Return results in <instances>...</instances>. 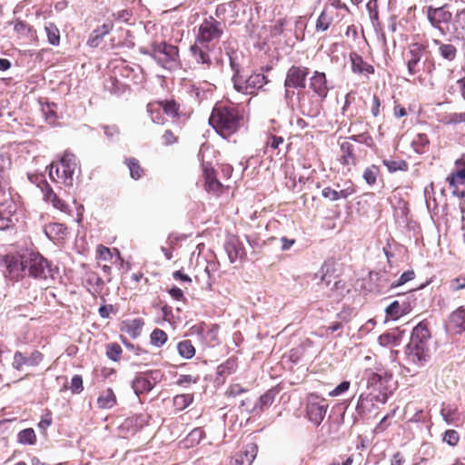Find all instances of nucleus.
<instances>
[{
	"instance_id": "nucleus-1",
	"label": "nucleus",
	"mask_w": 465,
	"mask_h": 465,
	"mask_svg": "<svg viewBox=\"0 0 465 465\" xmlns=\"http://www.w3.org/2000/svg\"><path fill=\"white\" fill-rule=\"evenodd\" d=\"M222 24L210 16L203 21L198 29L194 45L190 48L197 64L209 67L212 64L209 53L223 35Z\"/></svg>"
},
{
	"instance_id": "nucleus-2",
	"label": "nucleus",
	"mask_w": 465,
	"mask_h": 465,
	"mask_svg": "<svg viewBox=\"0 0 465 465\" xmlns=\"http://www.w3.org/2000/svg\"><path fill=\"white\" fill-rule=\"evenodd\" d=\"M430 339V333L426 323L421 322L413 328L410 341L406 346L409 361L419 366L424 365L429 361Z\"/></svg>"
},
{
	"instance_id": "nucleus-3",
	"label": "nucleus",
	"mask_w": 465,
	"mask_h": 465,
	"mask_svg": "<svg viewBox=\"0 0 465 465\" xmlns=\"http://www.w3.org/2000/svg\"><path fill=\"white\" fill-rule=\"evenodd\" d=\"M241 117L234 106L217 104L213 109L209 124L223 138L234 134L240 126Z\"/></svg>"
},
{
	"instance_id": "nucleus-4",
	"label": "nucleus",
	"mask_w": 465,
	"mask_h": 465,
	"mask_svg": "<svg viewBox=\"0 0 465 465\" xmlns=\"http://www.w3.org/2000/svg\"><path fill=\"white\" fill-rule=\"evenodd\" d=\"M144 54H150L164 69L173 70L179 67V51L176 45L163 41L153 42L150 50Z\"/></svg>"
},
{
	"instance_id": "nucleus-5",
	"label": "nucleus",
	"mask_w": 465,
	"mask_h": 465,
	"mask_svg": "<svg viewBox=\"0 0 465 465\" xmlns=\"http://www.w3.org/2000/svg\"><path fill=\"white\" fill-rule=\"evenodd\" d=\"M365 377L368 388L379 391L375 396L376 401L385 403L388 400V383L391 381V374L385 369H378L376 371L366 370Z\"/></svg>"
},
{
	"instance_id": "nucleus-6",
	"label": "nucleus",
	"mask_w": 465,
	"mask_h": 465,
	"mask_svg": "<svg viewBox=\"0 0 465 465\" xmlns=\"http://www.w3.org/2000/svg\"><path fill=\"white\" fill-rule=\"evenodd\" d=\"M25 252L27 249H21L16 252L7 253L5 258L2 259V262L5 265V276L10 280L17 281L19 278L25 274Z\"/></svg>"
},
{
	"instance_id": "nucleus-7",
	"label": "nucleus",
	"mask_w": 465,
	"mask_h": 465,
	"mask_svg": "<svg viewBox=\"0 0 465 465\" xmlns=\"http://www.w3.org/2000/svg\"><path fill=\"white\" fill-rule=\"evenodd\" d=\"M329 405L326 400L316 393H310L305 400V411L308 420L319 426L327 413Z\"/></svg>"
},
{
	"instance_id": "nucleus-8",
	"label": "nucleus",
	"mask_w": 465,
	"mask_h": 465,
	"mask_svg": "<svg viewBox=\"0 0 465 465\" xmlns=\"http://www.w3.org/2000/svg\"><path fill=\"white\" fill-rule=\"evenodd\" d=\"M232 81L234 89L244 94H253L267 84V78L263 74H252L248 78H243L238 71L233 74Z\"/></svg>"
},
{
	"instance_id": "nucleus-9",
	"label": "nucleus",
	"mask_w": 465,
	"mask_h": 465,
	"mask_svg": "<svg viewBox=\"0 0 465 465\" xmlns=\"http://www.w3.org/2000/svg\"><path fill=\"white\" fill-rule=\"evenodd\" d=\"M25 265L28 275L35 279H46L51 275L50 265L46 259L39 253L25 252Z\"/></svg>"
},
{
	"instance_id": "nucleus-10",
	"label": "nucleus",
	"mask_w": 465,
	"mask_h": 465,
	"mask_svg": "<svg viewBox=\"0 0 465 465\" xmlns=\"http://www.w3.org/2000/svg\"><path fill=\"white\" fill-rule=\"evenodd\" d=\"M448 5L445 4L440 7L430 5L426 10V17L434 29L438 30L440 35H447L446 30L442 27V24H449L452 19V14L448 9Z\"/></svg>"
},
{
	"instance_id": "nucleus-11",
	"label": "nucleus",
	"mask_w": 465,
	"mask_h": 465,
	"mask_svg": "<svg viewBox=\"0 0 465 465\" xmlns=\"http://www.w3.org/2000/svg\"><path fill=\"white\" fill-rule=\"evenodd\" d=\"M414 294L410 292L406 294H401L400 300L392 302L386 309L385 312L388 317L392 320H396L399 317L409 313L415 302L413 298Z\"/></svg>"
},
{
	"instance_id": "nucleus-12",
	"label": "nucleus",
	"mask_w": 465,
	"mask_h": 465,
	"mask_svg": "<svg viewBox=\"0 0 465 465\" xmlns=\"http://www.w3.org/2000/svg\"><path fill=\"white\" fill-rule=\"evenodd\" d=\"M59 165L62 171V183L66 187H72L74 173L79 168L76 156L74 153L65 152L60 160Z\"/></svg>"
},
{
	"instance_id": "nucleus-13",
	"label": "nucleus",
	"mask_w": 465,
	"mask_h": 465,
	"mask_svg": "<svg viewBox=\"0 0 465 465\" xmlns=\"http://www.w3.org/2000/svg\"><path fill=\"white\" fill-rule=\"evenodd\" d=\"M310 71L305 66H291L284 80L285 88L303 89L306 86V78Z\"/></svg>"
},
{
	"instance_id": "nucleus-14",
	"label": "nucleus",
	"mask_w": 465,
	"mask_h": 465,
	"mask_svg": "<svg viewBox=\"0 0 465 465\" xmlns=\"http://www.w3.org/2000/svg\"><path fill=\"white\" fill-rule=\"evenodd\" d=\"M224 250L231 262L242 260L246 256L245 248L235 235H228L224 242Z\"/></svg>"
},
{
	"instance_id": "nucleus-15",
	"label": "nucleus",
	"mask_w": 465,
	"mask_h": 465,
	"mask_svg": "<svg viewBox=\"0 0 465 465\" xmlns=\"http://www.w3.org/2000/svg\"><path fill=\"white\" fill-rule=\"evenodd\" d=\"M43 360V354L38 351H33L30 356L25 357L22 352L16 351L14 355L12 366L20 371L23 366H37Z\"/></svg>"
},
{
	"instance_id": "nucleus-16",
	"label": "nucleus",
	"mask_w": 465,
	"mask_h": 465,
	"mask_svg": "<svg viewBox=\"0 0 465 465\" xmlns=\"http://www.w3.org/2000/svg\"><path fill=\"white\" fill-rule=\"evenodd\" d=\"M310 88L315 93L321 100L327 97L329 87L327 85V79L324 73L315 71L310 79Z\"/></svg>"
},
{
	"instance_id": "nucleus-17",
	"label": "nucleus",
	"mask_w": 465,
	"mask_h": 465,
	"mask_svg": "<svg viewBox=\"0 0 465 465\" xmlns=\"http://www.w3.org/2000/svg\"><path fill=\"white\" fill-rule=\"evenodd\" d=\"M425 46L421 44L415 43L410 46L408 54L410 58L407 61V68L410 75H414L417 73V65L420 63L422 54L425 51Z\"/></svg>"
},
{
	"instance_id": "nucleus-18",
	"label": "nucleus",
	"mask_w": 465,
	"mask_h": 465,
	"mask_svg": "<svg viewBox=\"0 0 465 465\" xmlns=\"http://www.w3.org/2000/svg\"><path fill=\"white\" fill-rule=\"evenodd\" d=\"M448 329L455 333L465 331V308L460 307L449 318Z\"/></svg>"
},
{
	"instance_id": "nucleus-19",
	"label": "nucleus",
	"mask_w": 465,
	"mask_h": 465,
	"mask_svg": "<svg viewBox=\"0 0 465 465\" xmlns=\"http://www.w3.org/2000/svg\"><path fill=\"white\" fill-rule=\"evenodd\" d=\"M278 391L275 389H271L262 394L258 401L252 406L251 410L247 409L251 413L257 415L268 409L274 401L275 396Z\"/></svg>"
},
{
	"instance_id": "nucleus-20",
	"label": "nucleus",
	"mask_w": 465,
	"mask_h": 465,
	"mask_svg": "<svg viewBox=\"0 0 465 465\" xmlns=\"http://www.w3.org/2000/svg\"><path fill=\"white\" fill-rule=\"evenodd\" d=\"M203 177L205 180V189L208 192L218 193L221 191L223 184L216 179L215 172L209 164H203Z\"/></svg>"
},
{
	"instance_id": "nucleus-21",
	"label": "nucleus",
	"mask_w": 465,
	"mask_h": 465,
	"mask_svg": "<svg viewBox=\"0 0 465 465\" xmlns=\"http://www.w3.org/2000/svg\"><path fill=\"white\" fill-rule=\"evenodd\" d=\"M44 232L47 238L52 241L64 239L68 234L67 227L60 223H51L46 224Z\"/></svg>"
},
{
	"instance_id": "nucleus-22",
	"label": "nucleus",
	"mask_w": 465,
	"mask_h": 465,
	"mask_svg": "<svg viewBox=\"0 0 465 465\" xmlns=\"http://www.w3.org/2000/svg\"><path fill=\"white\" fill-rule=\"evenodd\" d=\"M257 455V446L253 443L248 444L243 452L236 455L232 461L234 465H251Z\"/></svg>"
},
{
	"instance_id": "nucleus-23",
	"label": "nucleus",
	"mask_w": 465,
	"mask_h": 465,
	"mask_svg": "<svg viewBox=\"0 0 465 465\" xmlns=\"http://www.w3.org/2000/svg\"><path fill=\"white\" fill-rule=\"evenodd\" d=\"M432 43L438 46L440 56L447 62H453L458 54V50L452 44H446L439 39H433Z\"/></svg>"
},
{
	"instance_id": "nucleus-24",
	"label": "nucleus",
	"mask_w": 465,
	"mask_h": 465,
	"mask_svg": "<svg viewBox=\"0 0 465 465\" xmlns=\"http://www.w3.org/2000/svg\"><path fill=\"white\" fill-rule=\"evenodd\" d=\"M144 322L142 318H135L123 322L121 330L129 334L133 339H136L141 335Z\"/></svg>"
},
{
	"instance_id": "nucleus-25",
	"label": "nucleus",
	"mask_w": 465,
	"mask_h": 465,
	"mask_svg": "<svg viewBox=\"0 0 465 465\" xmlns=\"http://www.w3.org/2000/svg\"><path fill=\"white\" fill-rule=\"evenodd\" d=\"M355 193V190L352 186H349L345 189L336 191L331 187H325L322 191V195L325 199H329L330 201H338L340 199H347L349 196L352 195Z\"/></svg>"
},
{
	"instance_id": "nucleus-26",
	"label": "nucleus",
	"mask_w": 465,
	"mask_h": 465,
	"mask_svg": "<svg viewBox=\"0 0 465 465\" xmlns=\"http://www.w3.org/2000/svg\"><path fill=\"white\" fill-rule=\"evenodd\" d=\"M350 59L351 62V70L356 74H373L374 68L363 61L362 57L357 53H351Z\"/></svg>"
},
{
	"instance_id": "nucleus-27",
	"label": "nucleus",
	"mask_w": 465,
	"mask_h": 465,
	"mask_svg": "<svg viewBox=\"0 0 465 465\" xmlns=\"http://www.w3.org/2000/svg\"><path fill=\"white\" fill-rule=\"evenodd\" d=\"M354 145L350 142H343L341 143V155L340 162L343 165H355L356 156L354 154Z\"/></svg>"
},
{
	"instance_id": "nucleus-28",
	"label": "nucleus",
	"mask_w": 465,
	"mask_h": 465,
	"mask_svg": "<svg viewBox=\"0 0 465 465\" xmlns=\"http://www.w3.org/2000/svg\"><path fill=\"white\" fill-rule=\"evenodd\" d=\"M44 186L45 187L42 189V191L44 193L45 200L46 202H50L54 208L62 212H65V203L56 195V193L53 191L46 181L44 182Z\"/></svg>"
},
{
	"instance_id": "nucleus-29",
	"label": "nucleus",
	"mask_w": 465,
	"mask_h": 465,
	"mask_svg": "<svg viewBox=\"0 0 465 465\" xmlns=\"http://www.w3.org/2000/svg\"><path fill=\"white\" fill-rule=\"evenodd\" d=\"M132 388L137 396L143 393H148L153 390L152 384L143 372H140L135 376L132 382Z\"/></svg>"
},
{
	"instance_id": "nucleus-30",
	"label": "nucleus",
	"mask_w": 465,
	"mask_h": 465,
	"mask_svg": "<svg viewBox=\"0 0 465 465\" xmlns=\"http://www.w3.org/2000/svg\"><path fill=\"white\" fill-rule=\"evenodd\" d=\"M98 407L111 409L116 404V396L111 388L104 391L97 399Z\"/></svg>"
},
{
	"instance_id": "nucleus-31",
	"label": "nucleus",
	"mask_w": 465,
	"mask_h": 465,
	"mask_svg": "<svg viewBox=\"0 0 465 465\" xmlns=\"http://www.w3.org/2000/svg\"><path fill=\"white\" fill-rule=\"evenodd\" d=\"M120 74L123 77H125L127 79H130L134 83L137 84L142 80V69L138 65L130 66V65H124L119 69Z\"/></svg>"
},
{
	"instance_id": "nucleus-32",
	"label": "nucleus",
	"mask_w": 465,
	"mask_h": 465,
	"mask_svg": "<svg viewBox=\"0 0 465 465\" xmlns=\"http://www.w3.org/2000/svg\"><path fill=\"white\" fill-rule=\"evenodd\" d=\"M147 112L151 115V119L154 124H163L164 123V113L162 104L158 102L150 103L147 105Z\"/></svg>"
},
{
	"instance_id": "nucleus-33",
	"label": "nucleus",
	"mask_w": 465,
	"mask_h": 465,
	"mask_svg": "<svg viewBox=\"0 0 465 465\" xmlns=\"http://www.w3.org/2000/svg\"><path fill=\"white\" fill-rule=\"evenodd\" d=\"M86 282L90 286L89 292L93 295L101 293L104 285L103 279L95 272H90L87 275Z\"/></svg>"
},
{
	"instance_id": "nucleus-34",
	"label": "nucleus",
	"mask_w": 465,
	"mask_h": 465,
	"mask_svg": "<svg viewBox=\"0 0 465 465\" xmlns=\"http://www.w3.org/2000/svg\"><path fill=\"white\" fill-rule=\"evenodd\" d=\"M382 163L387 167L389 173H395L398 171L407 172L409 169V165L405 160L402 159H382Z\"/></svg>"
},
{
	"instance_id": "nucleus-35",
	"label": "nucleus",
	"mask_w": 465,
	"mask_h": 465,
	"mask_svg": "<svg viewBox=\"0 0 465 465\" xmlns=\"http://www.w3.org/2000/svg\"><path fill=\"white\" fill-rule=\"evenodd\" d=\"M14 30L18 36L25 40H32L35 36L32 26L23 21L16 22L15 24Z\"/></svg>"
},
{
	"instance_id": "nucleus-36",
	"label": "nucleus",
	"mask_w": 465,
	"mask_h": 465,
	"mask_svg": "<svg viewBox=\"0 0 465 465\" xmlns=\"http://www.w3.org/2000/svg\"><path fill=\"white\" fill-rule=\"evenodd\" d=\"M370 406H373L372 400H369L368 397H363V395L361 394L356 405V416L354 419L357 420L362 418L367 413V411H370Z\"/></svg>"
},
{
	"instance_id": "nucleus-37",
	"label": "nucleus",
	"mask_w": 465,
	"mask_h": 465,
	"mask_svg": "<svg viewBox=\"0 0 465 465\" xmlns=\"http://www.w3.org/2000/svg\"><path fill=\"white\" fill-rule=\"evenodd\" d=\"M17 440L24 445H34L36 442V435L32 428L25 429L17 434Z\"/></svg>"
},
{
	"instance_id": "nucleus-38",
	"label": "nucleus",
	"mask_w": 465,
	"mask_h": 465,
	"mask_svg": "<svg viewBox=\"0 0 465 465\" xmlns=\"http://www.w3.org/2000/svg\"><path fill=\"white\" fill-rule=\"evenodd\" d=\"M379 175H380L379 166L372 164V165L367 167L363 171L362 178L368 185L372 186L376 183L377 178Z\"/></svg>"
},
{
	"instance_id": "nucleus-39",
	"label": "nucleus",
	"mask_w": 465,
	"mask_h": 465,
	"mask_svg": "<svg viewBox=\"0 0 465 465\" xmlns=\"http://www.w3.org/2000/svg\"><path fill=\"white\" fill-rule=\"evenodd\" d=\"M45 31L47 35L48 42L53 45H58L60 43V32L54 23H47L45 25Z\"/></svg>"
},
{
	"instance_id": "nucleus-40",
	"label": "nucleus",
	"mask_w": 465,
	"mask_h": 465,
	"mask_svg": "<svg viewBox=\"0 0 465 465\" xmlns=\"http://www.w3.org/2000/svg\"><path fill=\"white\" fill-rule=\"evenodd\" d=\"M237 369V361L234 358H230L223 363L220 364L217 368V374L219 376H227L235 372Z\"/></svg>"
},
{
	"instance_id": "nucleus-41",
	"label": "nucleus",
	"mask_w": 465,
	"mask_h": 465,
	"mask_svg": "<svg viewBox=\"0 0 465 465\" xmlns=\"http://www.w3.org/2000/svg\"><path fill=\"white\" fill-rule=\"evenodd\" d=\"M179 354L185 359H191L195 354V349L189 340H184L177 344Z\"/></svg>"
},
{
	"instance_id": "nucleus-42",
	"label": "nucleus",
	"mask_w": 465,
	"mask_h": 465,
	"mask_svg": "<svg viewBox=\"0 0 465 465\" xmlns=\"http://www.w3.org/2000/svg\"><path fill=\"white\" fill-rule=\"evenodd\" d=\"M125 163L130 171V175L133 179L138 180L143 176V170L135 158H127Z\"/></svg>"
},
{
	"instance_id": "nucleus-43",
	"label": "nucleus",
	"mask_w": 465,
	"mask_h": 465,
	"mask_svg": "<svg viewBox=\"0 0 465 465\" xmlns=\"http://www.w3.org/2000/svg\"><path fill=\"white\" fill-rule=\"evenodd\" d=\"M429 143V138L425 134H418L412 140L411 146L416 153H422Z\"/></svg>"
},
{
	"instance_id": "nucleus-44",
	"label": "nucleus",
	"mask_w": 465,
	"mask_h": 465,
	"mask_svg": "<svg viewBox=\"0 0 465 465\" xmlns=\"http://www.w3.org/2000/svg\"><path fill=\"white\" fill-rule=\"evenodd\" d=\"M167 334L161 329H154L151 335V343L155 347H162L167 341Z\"/></svg>"
},
{
	"instance_id": "nucleus-45",
	"label": "nucleus",
	"mask_w": 465,
	"mask_h": 465,
	"mask_svg": "<svg viewBox=\"0 0 465 465\" xmlns=\"http://www.w3.org/2000/svg\"><path fill=\"white\" fill-rule=\"evenodd\" d=\"M332 22V16L328 15L326 13L325 10H323L318 19H317V22H316V31H322V32H324L326 30H328V28L330 27L331 24Z\"/></svg>"
},
{
	"instance_id": "nucleus-46",
	"label": "nucleus",
	"mask_w": 465,
	"mask_h": 465,
	"mask_svg": "<svg viewBox=\"0 0 465 465\" xmlns=\"http://www.w3.org/2000/svg\"><path fill=\"white\" fill-rule=\"evenodd\" d=\"M159 104L163 105L164 114L175 117L178 115L179 105L173 100L160 101Z\"/></svg>"
},
{
	"instance_id": "nucleus-47",
	"label": "nucleus",
	"mask_w": 465,
	"mask_h": 465,
	"mask_svg": "<svg viewBox=\"0 0 465 465\" xmlns=\"http://www.w3.org/2000/svg\"><path fill=\"white\" fill-rule=\"evenodd\" d=\"M366 8L371 23L373 26H375L379 22L378 0H369L366 5Z\"/></svg>"
},
{
	"instance_id": "nucleus-48",
	"label": "nucleus",
	"mask_w": 465,
	"mask_h": 465,
	"mask_svg": "<svg viewBox=\"0 0 465 465\" xmlns=\"http://www.w3.org/2000/svg\"><path fill=\"white\" fill-rule=\"evenodd\" d=\"M122 352L123 350L118 343H109L106 347V355L114 361H117L120 359Z\"/></svg>"
},
{
	"instance_id": "nucleus-49",
	"label": "nucleus",
	"mask_w": 465,
	"mask_h": 465,
	"mask_svg": "<svg viewBox=\"0 0 465 465\" xmlns=\"http://www.w3.org/2000/svg\"><path fill=\"white\" fill-rule=\"evenodd\" d=\"M193 402V396L190 394L177 395L173 399L174 405L180 409H185Z\"/></svg>"
},
{
	"instance_id": "nucleus-50",
	"label": "nucleus",
	"mask_w": 465,
	"mask_h": 465,
	"mask_svg": "<svg viewBox=\"0 0 465 465\" xmlns=\"http://www.w3.org/2000/svg\"><path fill=\"white\" fill-rule=\"evenodd\" d=\"M414 278H415V272L413 270H409L407 272H404L397 281L391 283V288L393 289V288L401 286V285L405 284L406 282L413 280Z\"/></svg>"
},
{
	"instance_id": "nucleus-51",
	"label": "nucleus",
	"mask_w": 465,
	"mask_h": 465,
	"mask_svg": "<svg viewBox=\"0 0 465 465\" xmlns=\"http://www.w3.org/2000/svg\"><path fill=\"white\" fill-rule=\"evenodd\" d=\"M134 15V13L131 9H124L118 11L117 13L113 14V17L115 21L119 23L130 24V21Z\"/></svg>"
},
{
	"instance_id": "nucleus-52",
	"label": "nucleus",
	"mask_w": 465,
	"mask_h": 465,
	"mask_svg": "<svg viewBox=\"0 0 465 465\" xmlns=\"http://www.w3.org/2000/svg\"><path fill=\"white\" fill-rule=\"evenodd\" d=\"M105 35L102 34L98 29H94L87 41V45L91 47H97L103 41Z\"/></svg>"
},
{
	"instance_id": "nucleus-53",
	"label": "nucleus",
	"mask_w": 465,
	"mask_h": 465,
	"mask_svg": "<svg viewBox=\"0 0 465 465\" xmlns=\"http://www.w3.org/2000/svg\"><path fill=\"white\" fill-rule=\"evenodd\" d=\"M70 390L72 393L74 394H79L83 391L84 386H83V379L81 375H74L73 376L71 380V386Z\"/></svg>"
},
{
	"instance_id": "nucleus-54",
	"label": "nucleus",
	"mask_w": 465,
	"mask_h": 465,
	"mask_svg": "<svg viewBox=\"0 0 465 465\" xmlns=\"http://www.w3.org/2000/svg\"><path fill=\"white\" fill-rule=\"evenodd\" d=\"M96 256L103 261H111L113 259V252L108 247L100 244L96 249Z\"/></svg>"
},
{
	"instance_id": "nucleus-55",
	"label": "nucleus",
	"mask_w": 465,
	"mask_h": 465,
	"mask_svg": "<svg viewBox=\"0 0 465 465\" xmlns=\"http://www.w3.org/2000/svg\"><path fill=\"white\" fill-rule=\"evenodd\" d=\"M144 376H146V379L149 380L150 383L152 384V388L154 387V385L162 381L163 373L159 370H153L146 372H143Z\"/></svg>"
},
{
	"instance_id": "nucleus-56",
	"label": "nucleus",
	"mask_w": 465,
	"mask_h": 465,
	"mask_svg": "<svg viewBox=\"0 0 465 465\" xmlns=\"http://www.w3.org/2000/svg\"><path fill=\"white\" fill-rule=\"evenodd\" d=\"M465 123V113H452L446 116L447 124Z\"/></svg>"
},
{
	"instance_id": "nucleus-57",
	"label": "nucleus",
	"mask_w": 465,
	"mask_h": 465,
	"mask_svg": "<svg viewBox=\"0 0 465 465\" xmlns=\"http://www.w3.org/2000/svg\"><path fill=\"white\" fill-rule=\"evenodd\" d=\"M350 381H343L338 386H336L332 391L329 392V396L337 397L346 392L350 388Z\"/></svg>"
},
{
	"instance_id": "nucleus-58",
	"label": "nucleus",
	"mask_w": 465,
	"mask_h": 465,
	"mask_svg": "<svg viewBox=\"0 0 465 465\" xmlns=\"http://www.w3.org/2000/svg\"><path fill=\"white\" fill-rule=\"evenodd\" d=\"M459 434L454 430H449L444 433L443 440L450 446H455L459 441Z\"/></svg>"
},
{
	"instance_id": "nucleus-59",
	"label": "nucleus",
	"mask_w": 465,
	"mask_h": 465,
	"mask_svg": "<svg viewBox=\"0 0 465 465\" xmlns=\"http://www.w3.org/2000/svg\"><path fill=\"white\" fill-rule=\"evenodd\" d=\"M54 104H47L46 105L42 107L43 114L45 117V120L49 123H54L55 120V112L53 107H54Z\"/></svg>"
},
{
	"instance_id": "nucleus-60",
	"label": "nucleus",
	"mask_w": 465,
	"mask_h": 465,
	"mask_svg": "<svg viewBox=\"0 0 465 465\" xmlns=\"http://www.w3.org/2000/svg\"><path fill=\"white\" fill-rule=\"evenodd\" d=\"M120 85L123 86V84L115 77L111 76L106 81L105 88L112 93L117 94L121 90Z\"/></svg>"
},
{
	"instance_id": "nucleus-61",
	"label": "nucleus",
	"mask_w": 465,
	"mask_h": 465,
	"mask_svg": "<svg viewBox=\"0 0 465 465\" xmlns=\"http://www.w3.org/2000/svg\"><path fill=\"white\" fill-rule=\"evenodd\" d=\"M301 107L303 111V114H306L309 116L314 117L320 114V104L311 105L306 107L303 101L301 102Z\"/></svg>"
},
{
	"instance_id": "nucleus-62",
	"label": "nucleus",
	"mask_w": 465,
	"mask_h": 465,
	"mask_svg": "<svg viewBox=\"0 0 465 465\" xmlns=\"http://www.w3.org/2000/svg\"><path fill=\"white\" fill-rule=\"evenodd\" d=\"M61 174H62V171H61L60 165L58 163H52L50 165V170H49L50 179L52 181L55 182L56 181L55 176H56L57 179L62 181Z\"/></svg>"
},
{
	"instance_id": "nucleus-63",
	"label": "nucleus",
	"mask_w": 465,
	"mask_h": 465,
	"mask_svg": "<svg viewBox=\"0 0 465 465\" xmlns=\"http://www.w3.org/2000/svg\"><path fill=\"white\" fill-rule=\"evenodd\" d=\"M457 409L451 408L450 406L442 407L440 413L443 417L444 420L448 423L453 419L454 414L456 413Z\"/></svg>"
},
{
	"instance_id": "nucleus-64",
	"label": "nucleus",
	"mask_w": 465,
	"mask_h": 465,
	"mask_svg": "<svg viewBox=\"0 0 465 465\" xmlns=\"http://www.w3.org/2000/svg\"><path fill=\"white\" fill-rule=\"evenodd\" d=\"M286 25V19H280L278 20L275 25H273L272 26V29H271V34L272 36H277V35H280L282 31H283V27L284 25Z\"/></svg>"
}]
</instances>
